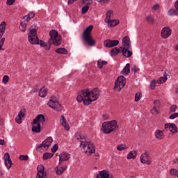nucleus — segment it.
<instances>
[{
    "label": "nucleus",
    "mask_w": 178,
    "mask_h": 178,
    "mask_svg": "<svg viewBox=\"0 0 178 178\" xmlns=\"http://www.w3.org/2000/svg\"><path fill=\"white\" fill-rule=\"evenodd\" d=\"M35 16V13L34 12H31L28 15H25L23 19L25 20V22H29L33 17Z\"/></svg>",
    "instance_id": "32"
},
{
    "label": "nucleus",
    "mask_w": 178,
    "mask_h": 178,
    "mask_svg": "<svg viewBox=\"0 0 178 178\" xmlns=\"http://www.w3.org/2000/svg\"><path fill=\"white\" fill-rule=\"evenodd\" d=\"M27 111L26 108H22L21 111L18 113V116H20L21 118H24V116H26Z\"/></svg>",
    "instance_id": "43"
},
{
    "label": "nucleus",
    "mask_w": 178,
    "mask_h": 178,
    "mask_svg": "<svg viewBox=\"0 0 178 178\" xmlns=\"http://www.w3.org/2000/svg\"><path fill=\"white\" fill-rule=\"evenodd\" d=\"M176 118H178V113H175L172 114L169 117V119L173 120V119H176Z\"/></svg>",
    "instance_id": "54"
},
{
    "label": "nucleus",
    "mask_w": 178,
    "mask_h": 178,
    "mask_svg": "<svg viewBox=\"0 0 178 178\" xmlns=\"http://www.w3.org/2000/svg\"><path fill=\"white\" fill-rule=\"evenodd\" d=\"M83 105L88 106L90 105V104L94 101L91 97H88V99H83Z\"/></svg>",
    "instance_id": "39"
},
{
    "label": "nucleus",
    "mask_w": 178,
    "mask_h": 178,
    "mask_svg": "<svg viewBox=\"0 0 178 178\" xmlns=\"http://www.w3.org/2000/svg\"><path fill=\"white\" fill-rule=\"evenodd\" d=\"M19 161H29V156L28 155H20L19 156Z\"/></svg>",
    "instance_id": "50"
},
{
    "label": "nucleus",
    "mask_w": 178,
    "mask_h": 178,
    "mask_svg": "<svg viewBox=\"0 0 178 178\" xmlns=\"http://www.w3.org/2000/svg\"><path fill=\"white\" fill-rule=\"evenodd\" d=\"M104 47L106 48H113V47H116V45H119V40H106L104 42Z\"/></svg>",
    "instance_id": "16"
},
{
    "label": "nucleus",
    "mask_w": 178,
    "mask_h": 178,
    "mask_svg": "<svg viewBox=\"0 0 178 178\" xmlns=\"http://www.w3.org/2000/svg\"><path fill=\"white\" fill-rule=\"evenodd\" d=\"M8 81H9V76L4 75L2 79V83L3 84H8Z\"/></svg>",
    "instance_id": "49"
},
{
    "label": "nucleus",
    "mask_w": 178,
    "mask_h": 178,
    "mask_svg": "<svg viewBox=\"0 0 178 178\" xmlns=\"http://www.w3.org/2000/svg\"><path fill=\"white\" fill-rule=\"evenodd\" d=\"M151 90H155V87H156V80H152L150 83Z\"/></svg>",
    "instance_id": "48"
},
{
    "label": "nucleus",
    "mask_w": 178,
    "mask_h": 178,
    "mask_svg": "<svg viewBox=\"0 0 178 178\" xmlns=\"http://www.w3.org/2000/svg\"><path fill=\"white\" fill-rule=\"evenodd\" d=\"M47 105L49 108H51V109H54L57 112H61V111H63V106H62V104L59 102V99L55 96L51 97Z\"/></svg>",
    "instance_id": "6"
},
{
    "label": "nucleus",
    "mask_w": 178,
    "mask_h": 178,
    "mask_svg": "<svg viewBox=\"0 0 178 178\" xmlns=\"http://www.w3.org/2000/svg\"><path fill=\"white\" fill-rule=\"evenodd\" d=\"M32 127V131L33 133H36V134H38L41 133V131L42 130V128L41 127V124L37 123V124H33Z\"/></svg>",
    "instance_id": "23"
},
{
    "label": "nucleus",
    "mask_w": 178,
    "mask_h": 178,
    "mask_svg": "<svg viewBox=\"0 0 178 178\" xmlns=\"http://www.w3.org/2000/svg\"><path fill=\"white\" fill-rule=\"evenodd\" d=\"M177 162H178V159H175L173 161V163H174V164L177 163Z\"/></svg>",
    "instance_id": "61"
},
{
    "label": "nucleus",
    "mask_w": 178,
    "mask_h": 178,
    "mask_svg": "<svg viewBox=\"0 0 178 178\" xmlns=\"http://www.w3.org/2000/svg\"><path fill=\"white\" fill-rule=\"evenodd\" d=\"M69 159H70V155L66 152L62 153L59 158L60 162H65V161H69Z\"/></svg>",
    "instance_id": "25"
},
{
    "label": "nucleus",
    "mask_w": 178,
    "mask_h": 178,
    "mask_svg": "<svg viewBox=\"0 0 178 178\" xmlns=\"http://www.w3.org/2000/svg\"><path fill=\"white\" fill-rule=\"evenodd\" d=\"M4 163L7 169L9 170L12 168V159H10V155H9V153H6L4 154Z\"/></svg>",
    "instance_id": "18"
},
{
    "label": "nucleus",
    "mask_w": 178,
    "mask_h": 178,
    "mask_svg": "<svg viewBox=\"0 0 178 178\" xmlns=\"http://www.w3.org/2000/svg\"><path fill=\"white\" fill-rule=\"evenodd\" d=\"M119 129V126H118V122L116 120H112L110 122H105L102 124V131L104 134H110L112 131Z\"/></svg>",
    "instance_id": "3"
},
{
    "label": "nucleus",
    "mask_w": 178,
    "mask_h": 178,
    "mask_svg": "<svg viewBox=\"0 0 178 178\" xmlns=\"http://www.w3.org/2000/svg\"><path fill=\"white\" fill-rule=\"evenodd\" d=\"M174 6L175 8H170L168 11V15L170 17H173V16H178V0H177L175 2Z\"/></svg>",
    "instance_id": "17"
},
{
    "label": "nucleus",
    "mask_w": 178,
    "mask_h": 178,
    "mask_svg": "<svg viewBox=\"0 0 178 178\" xmlns=\"http://www.w3.org/2000/svg\"><path fill=\"white\" fill-rule=\"evenodd\" d=\"M175 51H177L178 52V44H177V45L175 46Z\"/></svg>",
    "instance_id": "63"
},
{
    "label": "nucleus",
    "mask_w": 178,
    "mask_h": 178,
    "mask_svg": "<svg viewBox=\"0 0 178 178\" xmlns=\"http://www.w3.org/2000/svg\"><path fill=\"white\" fill-rule=\"evenodd\" d=\"M44 167L43 165H40L37 168L38 173L36 178H44L47 177V174L44 172Z\"/></svg>",
    "instance_id": "15"
},
{
    "label": "nucleus",
    "mask_w": 178,
    "mask_h": 178,
    "mask_svg": "<svg viewBox=\"0 0 178 178\" xmlns=\"http://www.w3.org/2000/svg\"><path fill=\"white\" fill-rule=\"evenodd\" d=\"M146 21L149 24H154L155 23V17L152 15H149L146 17Z\"/></svg>",
    "instance_id": "33"
},
{
    "label": "nucleus",
    "mask_w": 178,
    "mask_h": 178,
    "mask_svg": "<svg viewBox=\"0 0 178 178\" xmlns=\"http://www.w3.org/2000/svg\"><path fill=\"white\" fill-rule=\"evenodd\" d=\"M141 99V92H138L136 93L135 95V102H138V101H140Z\"/></svg>",
    "instance_id": "44"
},
{
    "label": "nucleus",
    "mask_w": 178,
    "mask_h": 178,
    "mask_svg": "<svg viewBox=\"0 0 178 178\" xmlns=\"http://www.w3.org/2000/svg\"><path fill=\"white\" fill-rule=\"evenodd\" d=\"M163 76L165 79H168V76H170V71L169 70H165Z\"/></svg>",
    "instance_id": "55"
},
{
    "label": "nucleus",
    "mask_w": 178,
    "mask_h": 178,
    "mask_svg": "<svg viewBox=\"0 0 178 178\" xmlns=\"http://www.w3.org/2000/svg\"><path fill=\"white\" fill-rule=\"evenodd\" d=\"M27 27V24L26 23L21 22L20 26H19V30L22 33H24L26 31V29Z\"/></svg>",
    "instance_id": "41"
},
{
    "label": "nucleus",
    "mask_w": 178,
    "mask_h": 178,
    "mask_svg": "<svg viewBox=\"0 0 178 178\" xmlns=\"http://www.w3.org/2000/svg\"><path fill=\"white\" fill-rule=\"evenodd\" d=\"M130 73V63H127L124 69L121 71L122 76H127Z\"/></svg>",
    "instance_id": "29"
},
{
    "label": "nucleus",
    "mask_w": 178,
    "mask_h": 178,
    "mask_svg": "<svg viewBox=\"0 0 178 178\" xmlns=\"http://www.w3.org/2000/svg\"><path fill=\"white\" fill-rule=\"evenodd\" d=\"M154 136L157 140H163V138H165V134L159 129L155 131Z\"/></svg>",
    "instance_id": "26"
},
{
    "label": "nucleus",
    "mask_w": 178,
    "mask_h": 178,
    "mask_svg": "<svg viewBox=\"0 0 178 178\" xmlns=\"http://www.w3.org/2000/svg\"><path fill=\"white\" fill-rule=\"evenodd\" d=\"M99 89L98 88H94L90 92V98L92 101H97L99 98Z\"/></svg>",
    "instance_id": "19"
},
{
    "label": "nucleus",
    "mask_w": 178,
    "mask_h": 178,
    "mask_svg": "<svg viewBox=\"0 0 178 178\" xmlns=\"http://www.w3.org/2000/svg\"><path fill=\"white\" fill-rule=\"evenodd\" d=\"M28 41H29L30 44H32V45H40L42 48H44V45H47V43L38 39V35H37V26L35 25L31 26L29 29Z\"/></svg>",
    "instance_id": "2"
},
{
    "label": "nucleus",
    "mask_w": 178,
    "mask_h": 178,
    "mask_svg": "<svg viewBox=\"0 0 178 178\" xmlns=\"http://www.w3.org/2000/svg\"><path fill=\"white\" fill-rule=\"evenodd\" d=\"M137 151L132 150L127 156V159H136L137 158Z\"/></svg>",
    "instance_id": "30"
},
{
    "label": "nucleus",
    "mask_w": 178,
    "mask_h": 178,
    "mask_svg": "<svg viewBox=\"0 0 178 178\" xmlns=\"http://www.w3.org/2000/svg\"><path fill=\"white\" fill-rule=\"evenodd\" d=\"M76 1H77V0H68L67 3H68V5H73V3L76 2Z\"/></svg>",
    "instance_id": "59"
},
{
    "label": "nucleus",
    "mask_w": 178,
    "mask_h": 178,
    "mask_svg": "<svg viewBox=\"0 0 178 178\" xmlns=\"http://www.w3.org/2000/svg\"><path fill=\"white\" fill-rule=\"evenodd\" d=\"M140 161L141 163H144L145 165H151V163H152V161H151L148 152H145L141 154Z\"/></svg>",
    "instance_id": "11"
},
{
    "label": "nucleus",
    "mask_w": 178,
    "mask_h": 178,
    "mask_svg": "<svg viewBox=\"0 0 178 178\" xmlns=\"http://www.w3.org/2000/svg\"><path fill=\"white\" fill-rule=\"evenodd\" d=\"M96 1L97 2H99L100 3L101 2H104V0H96Z\"/></svg>",
    "instance_id": "64"
},
{
    "label": "nucleus",
    "mask_w": 178,
    "mask_h": 178,
    "mask_svg": "<svg viewBox=\"0 0 178 178\" xmlns=\"http://www.w3.org/2000/svg\"><path fill=\"white\" fill-rule=\"evenodd\" d=\"M83 3H84V5H92V0H83Z\"/></svg>",
    "instance_id": "53"
},
{
    "label": "nucleus",
    "mask_w": 178,
    "mask_h": 178,
    "mask_svg": "<svg viewBox=\"0 0 178 178\" xmlns=\"http://www.w3.org/2000/svg\"><path fill=\"white\" fill-rule=\"evenodd\" d=\"M138 70H140V69L137 68L136 65H134L131 69V72H133L134 73H137Z\"/></svg>",
    "instance_id": "57"
},
{
    "label": "nucleus",
    "mask_w": 178,
    "mask_h": 178,
    "mask_svg": "<svg viewBox=\"0 0 178 178\" xmlns=\"http://www.w3.org/2000/svg\"><path fill=\"white\" fill-rule=\"evenodd\" d=\"M122 49V55L125 58H130V56L133 55V52L130 51V49Z\"/></svg>",
    "instance_id": "27"
},
{
    "label": "nucleus",
    "mask_w": 178,
    "mask_h": 178,
    "mask_svg": "<svg viewBox=\"0 0 178 178\" xmlns=\"http://www.w3.org/2000/svg\"><path fill=\"white\" fill-rule=\"evenodd\" d=\"M168 80V78L161 76L157 80L158 84H163Z\"/></svg>",
    "instance_id": "45"
},
{
    "label": "nucleus",
    "mask_w": 178,
    "mask_h": 178,
    "mask_svg": "<svg viewBox=\"0 0 178 178\" xmlns=\"http://www.w3.org/2000/svg\"><path fill=\"white\" fill-rule=\"evenodd\" d=\"M111 17H113V10H110L106 12V18L105 19V20H111Z\"/></svg>",
    "instance_id": "38"
},
{
    "label": "nucleus",
    "mask_w": 178,
    "mask_h": 178,
    "mask_svg": "<svg viewBox=\"0 0 178 178\" xmlns=\"http://www.w3.org/2000/svg\"><path fill=\"white\" fill-rule=\"evenodd\" d=\"M165 130H168L170 133H177V127L175 124H165Z\"/></svg>",
    "instance_id": "20"
},
{
    "label": "nucleus",
    "mask_w": 178,
    "mask_h": 178,
    "mask_svg": "<svg viewBox=\"0 0 178 178\" xmlns=\"http://www.w3.org/2000/svg\"><path fill=\"white\" fill-rule=\"evenodd\" d=\"M120 49H131V42H130V38L124 36L122 39V47H120Z\"/></svg>",
    "instance_id": "12"
},
{
    "label": "nucleus",
    "mask_w": 178,
    "mask_h": 178,
    "mask_svg": "<svg viewBox=\"0 0 178 178\" xmlns=\"http://www.w3.org/2000/svg\"><path fill=\"white\" fill-rule=\"evenodd\" d=\"M6 30V22L3 21L0 24V51H5V49L2 48V47H3V44H5V38H2V37H3Z\"/></svg>",
    "instance_id": "7"
},
{
    "label": "nucleus",
    "mask_w": 178,
    "mask_h": 178,
    "mask_svg": "<svg viewBox=\"0 0 178 178\" xmlns=\"http://www.w3.org/2000/svg\"><path fill=\"white\" fill-rule=\"evenodd\" d=\"M161 38H164L165 40L166 38H169L170 35H172V29L169 28V26H165L162 29L161 33Z\"/></svg>",
    "instance_id": "14"
},
{
    "label": "nucleus",
    "mask_w": 178,
    "mask_h": 178,
    "mask_svg": "<svg viewBox=\"0 0 178 178\" xmlns=\"http://www.w3.org/2000/svg\"><path fill=\"white\" fill-rule=\"evenodd\" d=\"M127 148H129V147L123 144H120L117 147L118 151H124V149H127Z\"/></svg>",
    "instance_id": "40"
},
{
    "label": "nucleus",
    "mask_w": 178,
    "mask_h": 178,
    "mask_svg": "<svg viewBox=\"0 0 178 178\" xmlns=\"http://www.w3.org/2000/svg\"><path fill=\"white\" fill-rule=\"evenodd\" d=\"M59 148V145H58V143L55 144L51 149V152H53V154H55V152H56V151H58V149Z\"/></svg>",
    "instance_id": "47"
},
{
    "label": "nucleus",
    "mask_w": 178,
    "mask_h": 178,
    "mask_svg": "<svg viewBox=\"0 0 178 178\" xmlns=\"http://www.w3.org/2000/svg\"><path fill=\"white\" fill-rule=\"evenodd\" d=\"M56 54H63V55H67V50L65 48H58L56 49Z\"/></svg>",
    "instance_id": "37"
},
{
    "label": "nucleus",
    "mask_w": 178,
    "mask_h": 178,
    "mask_svg": "<svg viewBox=\"0 0 178 178\" xmlns=\"http://www.w3.org/2000/svg\"><path fill=\"white\" fill-rule=\"evenodd\" d=\"M105 22L108 23L109 27H115L119 23V19H105Z\"/></svg>",
    "instance_id": "24"
},
{
    "label": "nucleus",
    "mask_w": 178,
    "mask_h": 178,
    "mask_svg": "<svg viewBox=\"0 0 178 178\" xmlns=\"http://www.w3.org/2000/svg\"><path fill=\"white\" fill-rule=\"evenodd\" d=\"M51 43L49 42V40H48L46 45H44L43 48H44L46 51H49L51 49Z\"/></svg>",
    "instance_id": "51"
},
{
    "label": "nucleus",
    "mask_w": 178,
    "mask_h": 178,
    "mask_svg": "<svg viewBox=\"0 0 178 178\" xmlns=\"http://www.w3.org/2000/svg\"><path fill=\"white\" fill-rule=\"evenodd\" d=\"M154 106L153 108L150 110V113L152 115H158L159 113V108H161V102L158 99L154 100Z\"/></svg>",
    "instance_id": "13"
},
{
    "label": "nucleus",
    "mask_w": 178,
    "mask_h": 178,
    "mask_svg": "<svg viewBox=\"0 0 178 178\" xmlns=\"http://www.w3.org/2000/svg\"><path fill=\"white\" fill-rule=\"evenodd\" d=\"M178 107L176 105H172L170 107L169 113H175L177 111Z\"/></svg>",
    "instance_id": "42"
},
{
    "label": "nucleus",
    "mask_w": 178,
    "mask_h": 178,
    "mask_svg": "<svg viewBox=\"0 0 178 178\" xmlns=\"http://www.w3.org/2000/svg\"><path fill=\"white\" fill-rule=\"evenodd\" d=\"M126 86V78L123 76H119L117 80L115 81V90H117L120 92V90Z\"/></svg>",
    "instance_id": "8"
},
{
    "label": "nucleus",
    "mask_w": 178,
    "mask_h": 178,
    "mask_svg": "<svg viewBox=\"0 0 178 178\" xmlns=\"http://www.w3.org/2000/svg\"><path fill=\"white\" fill-rule=\"evenodd\" d=\"M54 139L52 137H48L41 144L36 146V149H42V148H47L48 149L52 144Z\"/></svg>",
    "instance_id": "9"
},
{
    "label": "nucleus",
    "mask_w": 178,
    "mask_h": 178,
    "mask_svg": "<svg viewBox=\"0 0 178 178\" xmlns=\"http://www.w3.org/2000/svg\"><path fill=\"white\" fill-rule=\"evenodd\" d=\"M106 65H108V63L105 60H99L97 61V66L99 69H102L104 66H106Z\"/></svg>",
    "instance_id": "35"
},
{
    "label": "nucleus",
    "mask_w": 178,
    "mask_h": 178,
    "mask_svg": "<svg viewBox=\"0 0 178 178\" xmlns=\"http://www.w3.org/2000/svg\"><path fill=\"white\" fill-rule=\"evenodd\" d=\"M15 1L16 0H7L6 4L8 6L13 5V3H15Z\"/></svg>",
    "instance_id": "56"
},
{
    "label": "nucleus",
    "mask_w": 178,
    "mask_h": 178,
    "mask_svg": "<svg viewBox=\"0 0 178 178\" xmlns=\"http://www.w3.org/2000/svg\"><path fill=\"white\" fill-rule=\"evenodd\" d=\"M90 94L91 92L87 89L82 90V92L76 97L77 102H83L84 98H90Z\"/></svg>",
    "instance_id": "10"
},
{
    "label": "nucleus",
    "mask_w": 178,
    "mask_h": 178,
    "mask_svg": "<svg viewBox=\"0 0 178 178\" xmlns=\"http://www.w3.org/2000/svg\"><path fill=\"white\" fill-rule=\"evenodd\" d=\"M118 54H120V49H118V47H115L111 50V56H116Z\"/></svg>",
    "instance_id": "34"
},
{
    "label": "nucleus",
    "mask_w": 178,
    "mask_h": 178,
    "mask_svg": "<svg viewBox=\"0 0 178 178\" xmlns=\"http://www.w3.org/2000/svg\"><path fill=\"white\" fill-rule=\"evenodd\" d=\"M47 94H48V89L45 87H42L39 90V96L41 97V98H45L47 97Z\"/></svg>",
    "instance_id": "28"
},
{
    "label": "nucleus",
    "mask_w": 178,
    "mask_h": 178,
    "mask_svg": "<svg viewBox=\"0 0 178 178\" xmlns=\"http://www.w3.org/2000/svg\"><path fill=\"white\" fill-rule=\"evenodd\" d=\"M92 29H94V26L92 25H90L83 33V40L90 47H94L96 44L95 40L92 39V36H91V31H92Z\"/></svg>",
    "instance_id": "4"
},
{
    "label": "nucleus",
    "mask_w": 178,
    "mask_h": 178,
    "mask_svg": "<svg viewBox=\"0 0 178 178\" xmlns=\"http://www.w3.org/2000/svg\"><path fill=\"white\" fill-rule=\"evenodd\" d=\"M67 169V166H64V167H56V173L58 176H60Z\"/></svg>",
    "instance_id": "31"
},
{
    "label": "nucleus",
    "mask_w": 178,
    "mask_h": 178,
    "mask_svg": "<svg viewBox=\"0 0 178 178\" xmlns=\"http://www.w3.org/2000/svg\"><path fill=\"white\" fill-rule=\"evenodd\" d=\"M90 9V6L88 5H86L82 8L81 13L82 15H86L87 12H88V10Z\"/></svg>",
    "instance_id": "46"
},
{
    "label": "nucleus",
    "mask_w": 178,
    "mask_h": 178,
    "mask_svg": "<svg viewBox=\"0 0 178 178\" xmlns=\"http://www.w3.org/2000/svg\"><path fill=\"white\" fill-rule=\"evenodd\" d=\"M159 8H160V6H159V4H155L154 6H153V7H152V9H153V10H158V9H159Z\"/></svg>",
    "instance_id": "58"
},
{
    "label": "nucleus",
    "mask_w": 178,
    "mask_h": 178,
    "mask_svg": "<svg viewBox=\"0 0 178 178\" xmlns=\"http://www.w3.org/2000/svg\"><path fill=\"white\" fill-rule=\"evenodd\" d=\"M45 122V116L42 114L38 115L35 119L33 120V124H37V123H39L41 124V123Z\"/></svg>",
    "instance_id": "21"
},
{
    "label": "nucleus",
    "mask_w": 178,
    "mask_h": 178,
    "mask_svg": "<svg viewBox=\"0 0 178 178\" xmlns=\"http://www.w3.org/2000/svg\"><path fill=\"white\" fill-rule=\"evenodd\" d=\"M50 39L49 42H51L55 47H59L62 44V36L58 35V31L51 30L49 32Z\"/></svg>",
    "instance_id": "5"
},
{
    "label": "nucleus",
    "mask_w": 178,
    "mask_h": 178,
    "mask_svg": "<svg viewBox=\"0 0 178 178\" xmlns=\"http://www.w3.org/2000/svg\"><path fill=\"white\" fill-rule=\"evenodd\" d=\"M75 138L79 141L80 147L86 149L85 154L86 155H91V154L95 153V146H94V144L91 141L88 140L87 138L83 134L76 133L75 134Z\"/></svg>",
    "instance_id": "1"
},
{
    "label": "nucleus",
    "mask_w": 178,
    "mask_h": 178,
    "mask_svg": "<svg viewBox=\"0 0 178 178\" xmlns=\"http://www.w3.org/2000/svg\"><path fill=\"white\" fill-rule=\"evenodd\" d=\"M52 156H54V153L46 152L43 154V160L47 161V159H51Z\"/></svg>",
    "instance_id": "36"
},
{
    "label": "nucleus",
    "mask_w": 178,
    "mask_h": 178,
    "mask_svg": "<svg viewBox=\"0 0 178 178\" xmlns=\"http://www.w3.org/2000/svg\"><path fill=\"white\" fill-rule=\"evenodd\" d=\"M60 123L63 126L65 130L67 131L70 130V127L69 126V124H67V121L66 120V118H65V115H61L60 118Z\"/></svg>",
    "instance_id": "22"
},
{
    "label": "nucleus",
    "mask_w": 178,
    "mask_h": 178,
    "mask_svg": "<svg viewBox=\"0 0 178 178\" xmlns=\"http://www.w3.org/2000/svg\"><path fill=\"white\" fill-rule=\"evenodd\" d=\"M0 145H5V140L0 139Z\"/></svg>",
    "instance_id": "60"
},
{
    "label": "nucleus",
    "mask_w": 178,
    "mask_h": 178,
    "mask_svg": "<svg viewBox=\"0 0 178 178\" xmlns=\"http://www.w3.org/2000/svg\"><path fill=\"white\" fill-rule=\"evenodd\" d=\"M31 92H37V90H35V89H32V90H31Z\"/></svg>",
    "instance_id": "62"
},
{
    "label": "nucleus",
    "mask_w": 178,
    "mask_h": 178,
    "mask_svg": "<svg viewBox=\"0 0 178 178\" xmlns=\"http://www.w3.org/2000/svg\"><path fill=\"white\" fill-rule=\"evenodd\" d=\"M22 119V117H20V116L17 115L15 118L16 123H17L18 124H22V122H23V120Z\"/></svg>",
    "instance_id": "52"
}]
</instances>
